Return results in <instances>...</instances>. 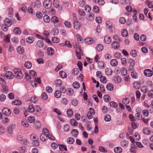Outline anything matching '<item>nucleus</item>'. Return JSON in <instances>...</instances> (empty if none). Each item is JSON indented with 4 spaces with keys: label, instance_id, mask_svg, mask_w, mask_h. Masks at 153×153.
<instances>
[{
    "label": "nucleus",
    "instance_id": "obj_58",
    "mask_svg": "<svg viewBox=\"0 0 153 153\" xmlns=\"http://www.w3.org/2000/svg\"><path fill=\"white\" fill-rule=\"evenodd\" d=\"M103 98L104 100L105 101L109 102L111 100L110 97L107 95H105L103 97Z\"/></svg>",
    "mask_w": 153,
    "mask_h": 153
},
{
    "label": "nucleus",
    "instance_id": "obj_49",
    "mask_svg": "<svg viewBox=\"0 0 153 153\" xmlns=\"http://www.w3.org/2000/svg\"><path fill=\"white\" fill-rule=\"evenodd\" d=\"M36 45L39 47H42L43 46L44 43L42 40H40L38 41Z\"/></svg>",
    "mask_w": 153,
    "mask_h": 153
},
{
    "label": "nucleus",
    "instance_id": "obj_4",
    "mask_svg": "<svg viewBox=\"0 0 153 153\" xmlns=\"http://www.w3.org/2000/svg\"><path fill=\"white\" fill-rule=\"evenodd\" d=\"M137 110H139L140 111V112H137L135 114V117L138 120H141L142 119V116L141 114L142 111V109L140 108H138L137 109Z\"/></svg>",
    "mask_w": 153,
    "mask_h": 153
},
{
    "label": "nucleus",
    "instance_id": "obj_3",
    "mask_svg": "<svg viewBox=\"0 0 153 153\" xmlns=\"http://www.w3.org/2000/svg\"><path fill=\"white\" fill-rule=\"evenodd\" d=\"M43 5L45 8L49 9L51 7L52 3L50 0H45L43 2Z\"/></svg>",
    "mask_w": 153,
    "mask_h": 153
},
{
    "label": "nucleus",
    "instance_id": "obj_14",
    "mask_svg": "<svg viewBox=\"0 0 153 153\" xmlns=\"http://www.w3.org/2000/svg\"><path fill=\"white\" fill-rule=\"evenodd\" d=\"M21 124L25 128L29 126V124L27 122L26 120L25 119H23L22 120Z\"/></svg>",
    "mask_w": 153,
    "mask_h": 153
},
{
    "label": "nucleus",
    "instance_id": "obj_7",
    "mask_svg": "<svg viewBox=\"0 0 153 153\" xmlns=\"http://www.w3.org/2000/svg\"><path fill=\"white\" fill-rule=\"evenodd\" d=\"M144 75L150 77L153 75V72L151 70L146 69L144 71Z\"/></svg>",
    "mask_w": 153,
    "mask_h": 153
},
{
    "label": "nucleus",
    "instance_id": "obj_39",
    "mask_svg": "<svg viewBox=\"0 0 153 153\" xmlns=\"http://www.w3.org/2000/svg\"><path fill=\"white\" fill-rule=\"evenodd\" d=\"M43 19L44 22L46 23H48L50 21L49 16L47 15H45L43 16Z\"/></svg>",
    "mask_w": 153,
    "mask_h": 153
},
{
    "label": "nucleus",
    "instance_id": "obj_9",
    "mask_svg": "<svg viewBox=\"0 0 153 153\" xmlns=\"http://www.w3.org/2000/svg\"><path fill=\"white\" fill-rule=\"evenodd\" d=\"M2 112L4 115L9 116L11 113V111L10 109L4 108L2 110Z\"/></svg>",
    "mask_w": 153,
    "mask_h": 153
},
{
    "label": "nucleus",
    "instance_id": "obj_61",
    "mask_svg": "<svg viewBox=\"0 0 153 153\" xmlns=\"http://www.w3.org/2000/svg\"><path fill=\"white\" fill-rule=\"evenodd\" d=\"M121 34L123 37H127L128 35V32L126 29L123 30L121 32Z\"/></svg>",
    "mask_w": 153,
    "mask_h": 153
},
{
    "label": "nucleus",
    "instance_id": "obj_15",
    "mask_svg": "<svg viewBox=\"0 0 153 153\" xmlns=\"http://www.w3.org/2000/svg\"><path fill=\"white\" fill-rule=\"evenodd\" d=\"M80 27V24L79 22L77 21H76L74 22V28L78 30L79 29Z\"/></svg>",
    "mask_w": 153,
    "mask_h": 153
},
{
    "label": "nucleus",
    "instance_id": "obj_18",
    "mask_svg": "<svg viewBox=\"0 0 153 153\" xmlns=\"http://www.w3.org/2000/svg\"><path fill=\"white\" fill-rule=\"evenodd\" d=\"M28 112L32 113L34 112L35 111V108L32 105H30L27 109Z\"/></svg>",
    "mask_w": 153,
    "mask_h": 153
},
{
    "label": "nucleus",
    "instance_id": "obj_1",
    "mask_svg": "<svg viewBox=\"0 0 153 153\" xmlns=\"http://www.w3.org/2000/svg\"><path fill=\"white\" fill-rule=\"evenodd\" d=\"M13 71L14 73V76L16 78L19 79H21L23 78V74L22 72L20 69L17 68H14L13 69Z\"/></svg>",
    "mask_w": 153,
    "mask_h": 153
},
{
    "label": "nucleus",
    "instance_id": "obj_48",
    "mask_svg": "<svg viewBox=\"0 0 153 153\" xmlns=\"http://www.w3.org/2000/svg\"><path fill=\"white\" fill-rule=\"evenodd\" d=\"M67 141L69 144H72L74 142V140L72 137H68L67 139Z\"/></svg>",
    "mask_w": 153,
    "mask_h": 153
},
{
    "label": "nucleus",
    "instance_id": "obj_40",
    "mask_svg": "<svg viewBox=\"0 0 153 153\" xmlns=\"http://www.w3.org/2000/svg\"><path fill=\"white\" fill-rule=\"evenodd\" d=\"M106 89L109 91H112L113 89V85L111 83H108L106 86Z\"/></svg>",
    "mask_w": 153,
    "mask_h": 153
},
{
    "label": "nucleus",
    "instance_id": "obj_37",
    "mask_svg": "<svg viewBox=\"0 0 153 153\" xmlns=\"http://www.w3.org/2000/svg\"><path fill=\"white\" fill-rule=\"evenodd\" d=\"M131 55L134 57H135L137 56V51L135 50H133L130 52Z\"/></svg>",
    "mask_w": 153,
    "mask_h": 153
},
{
    "label": "nucleus",
    "instance_id": "obj_33",
    "mask_svg": "<svg viewBox=\"0 0 153 153\" xmlns=\"http://www.w3.org/2000/svg\"><path fill=\"white\" fill-rule=\"evenodd\" d=\"M114 151L115 153H121L122 151V149L121 147H117L114 148Z\"/></svg>",
    "mask_w": 153,
    "mask_h": 153
},
{
    "label": "nucleus",
    "instance_id": "obj_56",
    "mask_svg": "<svg viewBox=\"0 0 153 153\" xmlns=\"http://www.w3.org/2000/svg\"><path fill=\"white\" fill-rule=\"evenodd\" d=\"M41 97L44 100H46L48 99V96L45 93H42L41 94Z\"/></svg>",
    "mask_w": 153,
    "mask_h": 153
},
{
    "label": "nucleus",
    "instance_id": "obj_54",
    "mask_svg": "<svg viewBox=\"0 0 153 153\" xmlns=\"http://www.w3.org/2000/svg\"><path fill=\"white\" fill-rule=\"evenodd\" d=\"M12 104L16 105H19L21 104L22 102L19 100H15L12 102Z\"/></svg>",
    "mask_w": 153,
    "mask_h": 153
},
{
    "label": "nucleus",
    "instance_id": "obj_30",
    "mask_svg": "<svg viewBox=\"0 0 153 153\" xmlns=\"http://www.w3.org/2000/svg\"><path fill=\"white\" fill-rule=\"evenodd\" d=\"M133 86L136 89H139L140 87V84L138 82H133Z\"/></svg>",
    "mask_w": 153,
    "mask_h": 153
},
{
    "label": "nucleus",
    "instance_id": "obj_45",
    "mask_svg": "<svg viewBox=\"0 0 153 153\" xmlns=\"http://www.w3.org/2000/svg\"><path fill=\"white\" fill-rule=\"evenodd\" d=\"M141 90L143 92L146 93L149 90L146 86L144 85L141 88Z\"/></svg>",
    "mask_w": 153,
    "mask_h": 153
},
{
    "label": "nucleus",
    "instance_id": "obj_17",
    "mask_svg": "<svg viewBox=\"0 0 153 153\" xmlns=\"http://www.w3.org/2000/svg\"><path fill=\"white\" fill-rule=\"evenodd\" d=\"M104 40L105 42L108 44L110 43L111 41V38L110 36H105Z\"/></svg>",
    "mask_w": 153,
    "mask_h": 153
},
{
    "label": "nucleus",
    "instance_id": "obj_44",
    "mask_svg": "<svg viewBox=\"0 0 153 153\" xmlns=\"http://www.w3.org/2000/svg\"><path fill=\"white\" fill-rule=\"evenodd\" d=\"M0 84L2 85L3 88L5 87L6 85L5 81L2 78H0Z\"/></svg>",
    "mask_w": 153,
    "mask_h": 153
},
{
    "label": "nucleus",
    "instance_id": "obj_11",
    "mask_svg": "<svg viewBox=\"0 0 153 153\" xmlns=\"http://www.w3.org/2000/svg\"><path fill=\"white\" fill-rule=\"evenodd\" d=\"M111 47L114 49H118L120 47V44L117 41H113L111 43Z\"/></svg>",
    "mask_w": 153,
    "mask_h": 153
},
{
    "label": "nucleus",
    "instance_id": "obj_32",
    "mask_svg": "<svg viewBox=\"0 0 153 153\" xmlns=\"http://www.w3.org/2000/svg\"><path fill=\"white\" fill-rule=\"evenodd\" d=\"M112 70L110 68H107L105 70V74L108 76L111 75L112 73Z\"/></svg>",
    "mask_w": 153,
    "mask_h": 153
},
{
    "label": "nucleus",
    "instance_id": "obj_10",
    "mask_svg": "<svg viewBox=\"0 0 153 153\" xmlns=\"http://www.w3.org/2000/svg\"><path fill=\"white\" fill-rule=\"evenodd\" d=\"M5 76L6 78L9 79H11L13 78L14 76L13 73L10 71H8L6 72Z\"/></svg>",
    "mask_w": 153,
    "mask_h": 153
},
{
    "label": "nucleus",
    "instance_id": "obj_12",
    "mask_svg": "<svg viewBox=\"0 0 153 153\" xmlns=\"http://www.w3.org/2000/svg\"><path fill=\"white\" fill-rule=\"evenodd\" d=\"M53 4L55 7L58 8L60 9H62V6L59 4V2L57 0H54L53 1Z\"/></svg>",
    "mask_w": 153,
    "mask_h": 153
},
{
    "label": "nucleus",
    "instance_id": "obj_55",
    "mask_svg": "<svg viewBox=\"0 0 153 153\" xmlns=\"http://www.w3.org/2000/svg\"><path fill=\"white\" fill-rule=\"evenodd\" d=\"M8 12L9 16L11 17L13 12V8L11 7L8 8Z\"/></svg>",
    "mask_w": 153,
    "mask_h": 153
},
{
    "label": "nucleus",
    "instance_id": "obj_46",
    "mask_svg": "<svg viewBox=\"0 0 153 153\" xmlns=\"http://www.w3.org/2000/svg\"><path fill=\"white\" fill-rule=\"evenodd\" d=\"M121 145L122 147H127L128 145V142L126 140H123L121 142Z\"/></svg>",
    "mask_w": 153,
    "mask_h": 153
},
{
    "label": "nucleus",
    "instance_id": "obj_34",
    "mask_svg": "<svg viewBox=\"0 0 153 153\" xmlns=\"http://www.w3.org/2000/svg\"><path fill=\"white\" fill-rule=\"evenodd\" d=\"M17 51L19 54H22L24 52V49L22 47H18L17 48Z\"/></svg>",
    "mask_w": 153,
    "mask_h": 153
},
{
    "label": "nucleus",
    "instance_id": "obj_22",
    "mask_svg": "<svg viewBox=\"0 0 153 153\" xmlns=\"http://www.w3.org/2000/svg\"><path fill=\"white\" fill-rule=\"evenodd\" d=\"M113 79L116 83H118L121 82V79L119 76L116 75L114 76Z\"/></svg>",
    "mask_w": 153,
    "mask_h": 153
},
{
    "label": "nucleus",
    "instance_id": "obj_16",
    "mask_svg": "<svg viewBox=\"0 0 153 153\" xmlns=\"http://www.w3.org/2000/svg\"><path fill=\"white\" fill-rule=\"evenodd\" d=\"M47 53L49 55L52 56L54 54V50L51 47L48 48L47 49Z\"/></svg>",
    "mask_w": 153,
    "mask_h": 153
},
{
    "label": "nucleus",
    "instance_id": "obj_36",
    "mask_svg": "<svg viewBox=\"0 0 153 153\" xmlns=\"http://www.w3.org/2000/svg\"><path fill=\"white\" fill-rule=\"evenodd\" d=\"M143 132L146 134H149L151 133V131L148 128H145L143 129Z\"/></svg>",
    "mask_w": 153,
    "mask_h": 153
},
{
    "label": "nucleus",
    "instance_id": "obj_41",
    "mask_svg": "<svg viewBox=\"0 0 153 153\" xmlns=\"http://www.w3.org/2000/svg\"><path fill=\"white\" fill-rule=\"evenodd\" d=\"M56 86L59 87L62 85V82L60 79H57L55 82Z\"/></svg>",
    "mask_w": 153,
    "mask_h": 153
},
{
    "label": "nucleus",
    "instance_id": "obj_42",
    "mask_svg": "<svg viewBox=\"0 0 153 153\" xmlns=\"http://www.w3.org/2000/svg\"><path fill=\"white\" fill-rule=\"evenodd\" d=\"M121 72L123 76H126L127 74V69L124 68H121Z\"/></svg>",
    "mask_w": 153,
    "mask_h": 153
},
{
    "label": "nucleus",
    "instance_id": "obj_51",
    "mask_svg": "<svg viewBox=\"0 0 153 153\" xmlns=\"http://www.w3.org/2000/svg\"><path fill=\"white\" fill-rule=\"evenodd\" d=\"M10 34H8L4 36V41L7 43L10 42Z\"/></svg>",
    "mask_w": 153,
    "mask_h": 153
},
{
    "label": "nucleus",
    "instance_id": "obj_20",
    "mask_svg": "<svg viewBox=\"0 0 153 153\" xmlns=\"http://www.w3.org/2000/svg\"><path fill=\"white\" fill-rule=\"evenodd\" d=\"M85 42L88 45L92 44L93 42V39L91 38H87L85 39Z\"/></svg>",
    "mask_w": 153,
    "mask_h": 153
},
{
    "label": "nucleus",
    "instance_id": "obj_21",
    "mask_svg": "<svg viewBox=\"0 0 153 153\" xmlns=\"http://www.w3.org/2000/svg\"><path fill=\"white\" fill-rule=\"evenodd\" d=\"M48 135L45 134H42L40 136V139L43 142H44L48 140Z\"/></svg>",
    "mask_w": 153,
    "mask_h": 153
},
{
    "label": "nucleus",
    "instance_id": "obj_24",
    "mask_svg": "<svg viewBox=\"0 0 153 153\" xmlns=\"http://www.w3.org/2000/svg\"><path fill=\"white\" fill-rule=\"evenodd\" d=\"M27 119L28 121L30 123H33L35 121L34 117L32 116H29Z\"/></svg>",
    "mask_w": 153,
    "mask_h": 153
},
{
    "label": "nucleus",
    "instance_id": "obj_35",
    "mask_svg": "<svg viewBox=\"0 0 153 153\" xmlns=\"http://www.w3.org/2000/svg\"><path fill=\"white\" fill-rule=\"evenodd\" d=\"M30 100L32 103H36L38 101V99L35 96H32L31 97Z\"/></svg>",
    "mask_w": 153,
    "mask_h": 153
},
{
    "label": "nucleus",
    "instance_id": "obj_60",
    "mask_svg": "<svg viewBox=\"0 0 153 153\" xmlns=\"http://www.w3.org/2000/svg\"><path fill=\"white\" fill-rule=\"evenodd\" d=\"M123 103L126 105L128 104L130 102V100L129 98H126L123 100Z\"/></svg>",
    "mask_w": 153,
    "mask_h": 153
},
{
    "label": "nucleus",
    "instance_id": "obj_38",
    "mask_svg": "<svg viewBox=\"0 0 153 153\" xmlns=\"http://www.w3.org/2000/svg\"><path fill=\"white\" fill-rule=\"evenodd\" d=\"M59 75L62 78H66L67 77V74L63 71H59Z\"/></svg>",
    "mask_w": 153,
    "mask_h": 153
},
{
    "label": "nucleus",
    "instance_id": "obj_53",
    "mask_svg": "<svg viewBox=\"0 0 153 153\" xmlns=\"http://www.w3.org/2000/svg\"><path fill=\"white\" fill-rule=\"evenodd\" d=\"M131 75L132 77L134 79H137L138 77L137 74L135 71L132 72Z\"/></svg>",
    "mask_w": 153,
    "mask_h": 153
},
{
    "label": "nucleus",
    "instance_id": "obj_23",
    "mask_svg": "<svg viewBox=\"0 0 153 153\" xmlns=\"http://www.w3.org/2000/svg\"><path fill=\"white\" fill-rule=\"evenodd\" d=\"M110 63L111 65L113 67L117 66L118 64V61L116 59H113L111 60Z\"/></svg>",
    "mask_w": 153,
    "mask_h": 153
},
{
    "label": "nucleus",
    "instance_id": "obj_31",
    "mask_svg": "<svg viewBox=\"0 0 153 153\" xmlns=\"http://www.w3.org/2000/svg\"><path fill=\"white\" fill-rule=\"evenodd\" d=\"M34 41V38L32 36H29L27 37L26 39V42L29 43H33Z\"/></svg>",
    "mask_w": 153,
    "mask_h": 153
},
{
    "label": "nucleus",
    "instance_id": "obj_63",
    "mask_svg": "<svg viewBox=\"0 0 153 153\" xmlns=\"http://www.w3.org/2000/svg\"><path fill=\"white\" fill-rule=\"evenodd\" d=\"M73 86L75 88H78L80 87L79 84L78 82H74L73 84Z\"/></svg>",
    "mask_w": 153,
    "mask_h": 153
},
{
    "label": "nucleus",
    "instance_id": "obj_57",
    "mask_svg": "<svg viewBox=\"0 0 153 153\" xmlns=\"http://www.w3.org/2000/svg\"><path fill=\"white\" fill-rule=\"evenodd\" d=\"M67 114L69 117H71L73 115V111L72 109H69L67 111Z\"/></svg>",
    "mask_w": 153,
    "mask_h": 153
},
{
    "label": "nucleus",
    "instance_id": "obj_5",
    "mask_svg": "<svg viewBox=\"0 0 153 153\" xmlns=\"http://www.w3.org/2000/svg\"><path fill=\"white\" fill-rule=\"evenodd\" d=\"M32 5L33 7L38 8L41 7V3L40 1L37 0L33 2L32 4Z\"/></svg>",
    "mask_w": 153,
    "mask_h": 153
},
{
    "label": "nucleus",
    "instance_id": "obj_8",
    "mask_svg": "<svg viewBox=\"0 0 153 153\" xmlns=\"http://www.w3.org/2000/svg\"><path fill=\"white\" fill-rule=\"evenodd\" d=\"M128 62L130 64L129 66V69L130 70H132L133 68V67L135 65V62L132 59H129Z\"/></svg>",
    "mask_w": 153,
    "mask_h": 153
},
{
    "label": "nucleus",
    "instance_id": "obj_62",
    "mask_svg": "<svg viewBox=\"0 0 153 153\" xmlns=\"http://www.w3.org/2000/svg\"><path fill=\"white\" fill-rule=\"evenodd\" d=\"M51 40L52 42L54 43H58L59 42V39L55 37L52 38Z\"/></svg>",
    "mask_w": 153,
    "mask_h": 153
},
{
    "label": "nucleus",
    "instance_id": "obj_25",
    "mask_svg": "<svg viewBox=\"0 0 153 153\" xmlns=\"http://www.w3.org/2000/svg\"><path fill=\"white\" fill-rule=\"evenodd\" d=\"M71 103L72 105L76 106L77 105L78 101L76 99L74 98L71 100Z\"/></svg>",
    "mask_w": 153,
    "mask_h": 153
},
{
    "label": "nucleus",
    "instance_id": "obj_59",
    "mask_svg": "<svg viewBox=\"0 0 153 153\" xmlns=\"http://www.w3.org/2000/svg\"><path fill=\"white\" fill-rule=\"evenodd\" d=\"M59 149L61 151H62L64 150L66 151L67 150L66 146L64 145H59Z\"/></svg>",
    "mask_w": 153,
    "mask_h": 153
},
{
    "label": "nucleus",
    "instance_id": "obj_50",
    "mask_svg": "<svg viewBox=\"0 0 153 153\" xmlns=\"http://www.w3.org/2000/svg\"><path fill=\"white\" fill-rule=\"evenodd\" d=\"M61 95V92L59 91H56L54 93V96L55 97L59 98L60 97Z\"/></svg>",
    "mask_w": 153,
    "mask_h": 153
},
{
    "label": "nucleus",
    "instance_id": "obj_28",
    "mask_svg": "<svg viewBox=\"0 0 153 153\" xmlns=\"http://www.w3.org/2000/svg\"><path fill=\"white\" fill-rule=\"evenodd\" d=\"M70 123L71 125L74 127H76L78 126L77 122L74 119H71L70 120Z\"/></svg>",
    "mask_w": 153,
    "mask_h": 153
},
{
    "label": "nucleus",
    "instance_id": "obj_26",
    "mask_svg": "<svg viewBox=\"0 0 153 153\" xmlns=\"http://www.w3.org/2000/svg\"><path fill=\"white\" fill-rule=\"evenodd\" d=\"M32 66V63L31 62L29 61H27L25 62L24 66L27 69H29L31 68Z\"/></svg>",
    "mask_w": 153,
    "mask_h": 153
},
{
    "label": "nucleus",
    "instance_id": "obj_2",
    "mask_svg": "<svg viewBox=\"0 0 153 153\" xmlns=\"http://www.w3.org/2000/svg\"><path fill=\"white\" fill-rule=\"evenodd\" d=\"M51 21L56 27H59L61 25L60 22L58 18L56 16H53L51 17Z\"/></svg>",
    "mask_w": 153,
    "mask_h": 153
},
{
    "label": "nucleus",
    "instance_id": "obj_6",
    "mask_svg": "<svg viewBox=\"0 0 153 153\" xmlns=\"http://www.w3.org/2000/svg\"><path fill=\"white\" fill-rule=\"evenodd\" d=\"M15 128V126L14 124H11L7 128V131L8 133L10 134H12Z\"/></svg>",
    "mask_w": 153,
    "mask_h": 153
},
{
    "label": "nucleus",
    "instance_id": "obj_64",
    "mask_svg": "<svg viewBox=\"0 0 153 153\" xmlns=\"http://www.w3.org/2000/svg\"><path fill=\"white\" fill-rule=\"evenodd\" d=\"M148 97L150 98H153V91L152 90L149 91L147 94Z\"/></svg>",
    "mask_w": 153,
    "mask_h": 153
},
{
    "label": "nucleus",
    "instance_id": "obj_29",
    "mask_svg": "<svg viewBox=\"0 0 153 153\" xmlns=\"http://www.w3.org/2000/svg\"><path fill=\"white\" fill-rule=\"evenodd\" d=\"M71 133L73 136L76 137L78 134L79 132L76 129H73L71 131Z\"/></svg>",
    "mask_w": 153,
    "mask_h": 153
},
{
    "label": "nucleus",
    "instance_id": "obj_19",
    "mask_svg": "<svg viewBox=\"0 0 153 153\" xmlns=\"http://www.w3.org/2000/svg\"><path fill=\"white\" fill-rule=\"evenodd\" d=\"M103 49V45L100 44H98L96 47V49L97 51L99 52L102 51Z\"/></svg>",
    "mask_w": 153,
    "mask_h": 153
},
{
    "label": "nucleus",
    "instance_id": "obj_13",
    "mask_svg": "<svg viewBox=\"0 0 153 153\" xmlns=\"http://www.w3.org/2000/svg\"><path fill=\"white\" fill-rule=\"evenodd\" d=\"M4 24L8 27L10 26L12 24L11 20L10 19L8 18H6L4 20Z\"/></svg>",
    "mask_w": 153,
    "mask_h": 153
},
{
    "label": "nucleus",
    "instance_id": "obj_47",
    "mask_svg": "<svg viewBox=\"0 0 153 153\" xmlns=\"http://www.w3.org/2000/svg\"><path fill=\"white\" fill-rule=\"evenodd\" d=\"M13 32L15 34H20L21 33V30L19 27H16L14 29Z\"/></svg>",
    "mask_w": 153,
    "mask_h": 153
},
{
    "label": "nucleus",
    "instance_id": "obj_52",
    "mask_svg": "<svg viewBox=\"0 0 153 153\" xmlns=\"http://www.w3.org/2000/svg\"><path fill=\"white\" fill-rule=\"evenodd\" d=\"M94 15L92 13H90L88 17V19L90 21H92L94 19Z\"/></svg>",
    "mask_w": 153,
    "mask_h": 153
},
{
    "label": "nucleus",
    "instance_id": "obj_43",
    "mask_svg": "<svg viewBox=\"0 0 153 153\" xmlns=\"http://www.w3.org/2000/svg\"><path fill=\"white\" fill-rule=\"evenodd\" d=\"M79 73V70L78 68H74L72 71V74L74 75H78Z\"/></svg>",
    "mask_w": 153,
    "mask_h": 153
},
{
    "label": "nucleus",
    "instance_id": "obj_27",
    "mask_svg": "<svg viewBox=\"0 0 153 153\" xmlns=\"http://www.w3.org/2000/svg\"><path fill=\"white\" fill-rule=\"evenodd\" d=\"M51 33L54 36L57 35L59 33L58 29L56 28H54L51 30Z\"/></svg>",
    "mask_w": 153,
    "mask_h": 153
}]
</instances>
